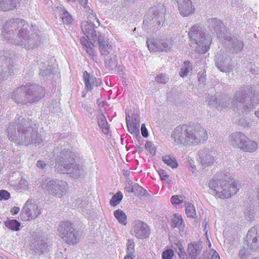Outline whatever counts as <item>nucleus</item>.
I'll return each instance as SVG.
<instances>
[{
  "label": "nucleus",
  "mask_w": 259,
  "mask_h": 259,
  "mask_svg": "<svg viewBox=\"0 0 259 259\" xmlns=\"http://www.w3.org/2000/svg\"><path fill=\"white\" fill-rule=\"evenodd\" d=\"M145 148L152 155L155 154L156 149L153 144H152L151 142H147L145 144Z\"/></svg>",
  "instance_id": "obj_46"
},
{
  "label": "nucleus",
  "mask_w": 259,
  "mask_h": 259,
  "mask_svg": "<svg viewBox=\"0 0 259 259\" xmlns=\"http://www.w3.org/2000/svg\"><path fill=\"white\" fill-rule=\"evenodd\" d=\"M259 102V99L252 95L250 87H245L236 92L232 101L231 108L234 110L247 113L253 109Z\"/></svg>",
  "instance_id": "obj_4"
},
{
  "label": "nucleus",
  "mask_w": 259,
  "mask_h": 259,
  "mask_svg": "<svg viewBox=\"0 0 259 259\" xmlns=\"http://www.w3.org/2000/svg\"><path fill=\"white\" fill-rule=\"evenodd\" d=\"M61 17L64 23L68 24L71 22L72 18L70 15L66 11L63 10Z\"/></svg>",
  "instance_id": "obj_41"
},
{
  "label": "nucleus",
  "mask_w": 259,
  "mask_h": 259,
  "mask_svg": "<svg viewBox=\"0 0 259 259\" xmlns=\"http://www.w3.org/2000/svg\"><path fill=\"white\" fill-rule=\"evenodd\" d=\"M6 226L13 231L19 230L20 224L16 220H8L5 222Z\"/></svg>",
  "instance_id": "obj_34"
},
{
  "label": "nucleus",
  "mask_w": 259,
  "mask_h": 259,
  "mask_svg": "<svg viewBox=\"0 0 259 259\" xmlns=\"http://www.w3.org/2000/svg\"><path fill=\"white\" fill-rule=\"evenodd\" d=\"M10 197V194L7 191H0V200H8Z\"/></svg>",
  "instance_id": "obj_49"
},
{
  "label": "nucleus",
  "mask_w": 259,
  "mask_h": 259,
  "mask_svg": "<svg viewBox=\"0 0 259 259\" xmlns=\"http://www.w3.org/2000/svg\"><path fill=\"white\" fill-rule=\"evenodd\" d=\"M141 130L142 136L144 137H147L148 135V131L144 124H142Z\"/></svg>",
  "instance_id": "obj_51"
},
{
  "label": "nucleus",
  "mask_w": 259,
  "mask_h": 259,
  "mask_svg": "<svg viewBox=\"0 0 259 259\" xmlns=\"http://www.w3.org/2000/svg\"><path fill=\"white\" fill-rule=\"evenodd\" d=\"M88 10L89 11L87 13L88 20L81 23V29L89 40L96 41L98 35L97 34L95 28H98L100 23L93 10L91 9H88Z\"/></svg>",
  "instance_id": "obj_8"
},
{
  "label": "nucleus",
  "mask_w": 259,
  "mask_h": 259,
  "mask_svg": "<svg viewBox=\"0 0 259 259\" xmlns=\"http://www.w3.org/2000/svg\"><path fill=\"white\" fill-rule=\"evenodd\" d=\"M171 138L175 145H197L206 141L208 134L206 130L199 125H183L174 130Z\"/></svg>",
  "instance_id": "obj_3"
},
{
  "label": "nucleus",
  "mask_w": 259,
  "mask_h": 259,
  "mask_svg": "<svg viewBox=\"0 0 259 259\" xmlns=\"http://www.w3.org/2000/svg\"><path fill=\"white\" fill-rule=\"evenodd\" d=\"M257 148V144L256 142L246 138L245 142L243 145L241 150L244 151L252 152L255 151Z\"/></svg>",
  "instance_id": "obj_29"
},
{
  "label": "nucleus",
  "mask_w": 259,
  "mask_h": 259,
  "mask_svg": "<svg viewBox=\"0 0 259 259\" xmlns=\"http://www.w3.org/2000/svg\"><path fill=\"white\" fill-rule=\"evenodd\" d=\"M58 235L67 244L74 245L79 242L78 234L69 222H62L58 227Z\"/></svg>",
  "instance_id": "obj_11"
},
{
  "label": "nucleus",
  "mask_w": 259,
  "mask_h": 259,
  "mask_svg": "<svg viewBox=\"0 0 259 259\" xmlns=\"http://www.w3.org/2000/svg\"><path fill=\"white\" fill-rule=\"evenodd\" d=\"M28 181L24 179H21L19 183L17 184L16 188L17 190H27L28 189Z\"/></svg>",
  "instance_id": "obj_40"
},
{
  "label": "nucleus",
  "mask_w": 259,
  "mask_h": 259,
  "mask_svg": "<svg viewBox=\"0 0 259 259\" xmlns=\"http://www.w3.org/2000/svg\"><path fill=\"white\" fill-rule=\"evenodd\" d=\"M190 163V167L191 168V170L193 173H194L196 170V165L194 164V161L193 160H191L189 161Z\"/></svg>",
  "instance_id": "obj_54"
},
{
  "label": "nucleus",
  "mask_w": 259,
  "mask_h": 259,
  "mask_svg": "<svg viewBox=\"0 0 259 259\" xmlns=\"http://www.w3.org/2000/svg\"><path fill=\"white\" fill-rule=\"evenodd\" d=\"M189 35L191 47L198 53L207 52L211 42L210 35L198 25H194L190 29Z\"/></svg>",
  "instance_id": "obj_6"
},
{
  "label": "nucleus",
  "mask_w": 259,
  "mask_h": 259,
  "mask_svg": "<svg viewBox=\"0 0 259 259\" xmlns=\"http://www.w3.org/2000/svg\"><path fill=\"white\" fill-rule=\"evenodd\" d=\"M44 1L46 3H48V2L49 1V0H44Z\"/></svg>",
  "instance_id": "obj_61"
},
{
  "label": "nucleus",
  "mask_w": 259,
  "mask_h": 259,
  "mask_svg": "<svg viewBox=\"0 0 259 259\" xmlns=\"http://www.w3.org/2000/svg\"><path fill=\"white\" fill-rule=\"evenodd\" d=\"M78 1L83 7L87 13H88L89 11L88 9L91 8L88 6L87 0H78Z\"/></svg>",
  "instance_id": "obj_50"
},
{
  "label": "nucleus",
  "mask_w": 259,
  "mask_h": 259,
  "mask_svg": "<svg viewBox=\"0 0 259 259\" xmlns=\"http://www.w3.org/2000/svg\"><path fill=\"white\" fill-rule=\"evenodd\" d=\"M148 49L150 52H167L171 49L173 44L170 38L157 40L154 38L148 39L147 41Z\"/></svg>",
  "instance_id": "obj_14"
},
{
  "label": "nucleus",
  "mask_w": 259,
  "mask_h": 259,
  "mask_svg": "<svg viewBox=\"0 0 259 259\" xmlns=\"http://www.w3.org/2000/svg\"><path fill=\"white\" fill-rule=\"evenodd\" d=\"M215 65L220 71L230 72L233 70V66L230 64V60L226 54H218L215 57Z\"/></svg>",
  "instance_id": "obj_17"
},
{
  "label": "nucleus",
  "mask_w": 259,
  "mask_h": 259,
  "mask_svg": "<svg viewBox=\"0 0 259 259\" xmlns=\"http://www.w3.org/2000/svg\"><path fill=\"white\" fill-rule=\"evenodd\" d=\"M17 129L16 132V127L11 126L8 128V137L11 142L18 145L25 146L32 144L39 146L42 143L40 136L30 126L29 120L27 121L23 118L19 117L17 122Z\"/></svg>",
  "instance_id": "obj_2"
},
{
  "label": "nucleus",
  "mask_w": 259,
  "mask_h": 259,
  "mask_svg": "<svg viewBox=\"0 0 259 259\" xmlns=\"http://www.w3.org/2000/svg\"><path fill=\"white\" fill-rule=\"evenodd\" d=\"M155 80L160 83H166L168 81V78L164 74H160L155 77Z\"/></svg>",
  "instance_id": "obj_45"
},
{
  "label": "nucleus",
  "mask_w": 259,
  "mask_h": 259,
  "mask_svg": "<svg viewBox=\"0 0 259 259\" xmlns=\"http://www.w3.org/2000/svg\"><path fill=\"white\" fill-rule=\"evenodd\" d=\"M159 175L160 177L161 178V181L163 183L165 184H168L170 182L171 179L169 175H167L166 172L164 170H160L159 172Z\"/></svg>",
  "instance_id": "obj_44"
},
{
  "label": "nucleus",
  "mask_w": 259,
  "mask_h": 259,
  "mask_svg": "<svg viewBox=\"0 0 259 259\" xmlns=\"http://www.w3.org/2000/svg\"><path fill=\"white\" fill-rule=\"evenodd\" d=\"M137 186H138V185L137 184L133 185L132 182L131 181H129L127 182V184L126 185L125 189L127 192L133 193L135 191L134 188Z\"/></svg>",
  "instance_id": "obj_48"
},
{
  "label": "nucleus",
  "mask_w": 259,
  "mask_h": 259,
  "mask_svg": "<svg viewBox=\"0 0 259 259\" xmlns=\"http://www.w3.org/2000/svg\"><path fill=\"white\" fill-rule=\"evenodd\" d=\"M162 160L164 163L172 168H176L178 164L176 159L170 155H164L162 157Z\"/></svg>",
  "instance_id": "obj_32"
},
{
  "label": "nucleus",
  "mask_w": 259,
  "mask_h": 259,
  "mask_svg": "<svg viewBox=\"0 0 259 259\" xmlns=\"http://www.w3.org/2000/svg\"><path fill=\"white\" fill-rule=\"evenodd\" d=\"M174 253L172 249H167L164 251L162 254L163 259H171Z\"/></svg>",
  "instance_id": "obj_47"
},
{
  "label": "nucleus",
  "mask_w": 259,
  "mask_h": 259,
  "mask_svg": "<svg viewBox=\"0 0 259 259\" xmlns=\"http://www.w3.org/2000/svg\"><path fill=\"white\" fill-rule=\"evenodd\" d=\"M98 122L99 126L102 128L103 132L107 134L109 132V126L105 116L103 114H100L98 117Z\"/></svg>",
  "instance_id": "obj_31"
},
{
  "label": "nucleus",
  "mask_w": 259,
  "mask_h": 259,
  "mask_svg": "<svg viewBox=\"0 0 259 259\" xmlns=\"http://www.w3.org/2000/svg\"><path fill=\"white\" fill-rule=\"evenodd\" d=\"M209 246L210 247V246H211V244H210V243H209Z\"/></svg>",
  "instance_id": "obj_64"
},
{
  "label": "nucleus",
  "mask_w": 259,
  "mask_h": 259,
  "mask_svg": "<svg viewBox=\"0 0 259 259\" xmlns=\"http://www.w3.org/2000/svg\"><path fill=\"white\" fill-rule=\"evenodd\" d=\"M184 257H185L182 256V257L181 258H180V259H184Z\"/></svg>",
  "instance_id": "obj_63"
},
{
  "label": "nucleus",
  "mask_w": 259,
  "mask_h": 259,
  "mask_svg": "<svg viewBox=\"0 0 259 259\" xmlns=\"http://www.w3.org/2000/svg\"><path fill=\"white\" fill-rule=\"evenodd\" d=\"M5 79V72H0V83Z\"/></svg>",
  "instance_id": "obj_57"
},
{
  "label": "nucleus",
  "mask_w": 259,
  "mask_h": 259,
  "mask_svg": "<svg viewBox=\"0 0 259 259\" xmlns=\"http://www.w3.org/2000/svg\"><path fill=\"white\" fill-rule=\"evenodd\" d=\"M97 40L98 41L99 49L101 54L104 57H107L112 50L111 44L108 40H105L104 37L99 34Z\"/></svg>",
  "instance_id": "obj_20"
},
{
  "label": "nucleus",
  "mask_w": 259,
  "mask_h": 259,
  "mask_svg": "<svg viewBox=\"0 0 259 259\" xmlns=\"http://www.w3.org/2000/svg\"><path fill=\"white\" fill-rule=\"evenodd\" d=\"M69 2H75V0H67Z\"/></svg>",
  "instance_id": "obj_62"
},
{
  "label": "nucleus",
  "mask_w": 259,
  "mask_h": 259,
  "mask_svg": "<svg viewBox=\"0 0 259 259\" xmlns=\"http://www.w3.org/2000/svg\"><path fill=\"white\" fill-rule=\"evenodd\" d=\"M202 245L199 242H193L188 245L187 252L190 259H196L200 254Z\"/></svg>",
  "instance_id": "obj_24"
},
{
  "label": "nucleus",
  "mask_w": 259,
  "mask_h": 259,
  "mask_svg": "<svg viewBox=\"0 0 259 259\" xmlns=\"http://www.w3.org/2000/svg\"><path fill=\"white\" fill-rule=\"evenodd\" d=\"M212 153L206 149L201 150L198 152L196 158L200 169L204 170L214 163L215 159Z\"/></svg>",
  "instance_id": "obj_15"
},
{
  "label": "nucleus",
  "mask_w": 259,
  "mask_h": 259,
  "mask_svg": "<svg viewBox=\"0 0 259 259\" xmlns=\"http://www.w3.org/2000/svg\"><path fill=\"white\" fill-rule=\"evenodd\" d=\"M210 253L212 254V257L211 259H220L218 253L215 250H210Z\"/></svg>",
  "instance_id": "obj_55"
},
{
  "label": "nucleus",
  "mask_w": 259,
  "mask_h": 259,
  "mask_svg": "<svg viewBox=\"0 0 259 259\" xmlns=\"http://www.w3.org/2000/svg\"><path fill=\"white\" fill-rule=\"evenodd\" d=\"M44 96V94L41 88L31 84L22 86L17 89L12 94V98L18 103H31L39 100Z\"/></svg>",
  "instance_id": "obj_7"
},
{
  "label": "nucleus",
  "mask_w": 259,
  "mask_h": 259,
  "mask_svg": "<svg viewBox=\"0 0 259 259\" xmlns=\"http://www.w3.org/2000/svg\"><path fill=\"white\" fill-rule=\"evenodd\" d=\"M130 117L129 116L126 115V120L127 123V127L128 129V131L134 135H137L139 133V127L140 124L139 123V120L135 119V122H132V123H129L128 122L127 118Z\"/></svg>",
  "instance_id": "obj_30"
},
{
  "label": "nucleus",
  "mask_w": 259,
  "mask_h": 259,
  "mask_svg": "<svg viewBox=\"0 0 259 259\" xmlns=\"http://www.w3.org/2000/svg\"><path fill=\"white\" fill-rule=\"evenodd\" d=\"M51 247L49 244L44 242H41L37 244V248L41 253L47 252L50 250Z\"/></svg>",
  "instance_id": "obj_42"
},
{
  "label": "nucleus",
  "mask_w": 259,
  "mask_h": 259,
  "mask_svg": "<svg viewBox=\"0 0 259 259\" xmlns=\"http://www.w3.org/2000/svg\"><path fill=\"white\" fill-rule=\"evenodd\" d=\"M208 186L218 198H229L239 190L238 183L234 180L212 179L208 182Z\"/></svg>",
  "instance_id": "obj_5"
},
{
  "label": "nucleus",
  "mask_w": 259,
  "mask_h": 259,
  "mask_svg": "<svg viewBox=\"0 0 259 259\" xmlns=\"http://www.w3.org/2000/svg\"><path fill=\"white\" fill-rule=\"evenodd\" d=\"M56 166L61 173L70 174L74 178H78L83 170L82 165L75 162L73 158L67 159L61 157L57 160Z\"/></svg>",
  "instance_id": "obj_10"
},
{
  "label": "nucleus",
  "mask_w": 259,
  "mask_h": 259,
  "mask_svg": "<svg viewBox=\"0 0 259 259\" xmlns=\"http://www.w3.org/2000/svg\"><path fill=\"white\" fill-rule=\"evenodd\" d=\"M192 70V66L189 61H185L180 70V75L181 77L186 76L188 73Z\"/></svg>",
  "instance_id": "obj_35"
},
{
  "label": "nucleus",
  "mask_w": 259,
  "mask_h": 259,
  "mask_svg": "<svg viewBox=\"0 0 259 259\" xmlns=\"http://www.w3.org/2000/svg\"><path fill=\"white\" fill-rule=\"evenodd\" d=\"M246 138V137L242 133H234L229 136V142L234 147L241 149L245 142Z\"/></svg>",
  "instance_id": "obj_19"
},
{
  "label": "nucleus",
  "mask_w": 259,
  "mask_h": 259,
  "mask_svg": "<svg viewBox=\"0 0 259 259\" xmlns=\"http://www.w3.org/2000/svg\"><path fill=\"white\" fill-rule=\"evenodd\" d=\"M178 248L181 252V253L179 254L180 258L182 257V256L185 257V252L184 251V247H183L182 245L181 244H178Z\"/></svg>",
  "instance_id": "obj_52"
},
{
  "label": "nucleus",
  "mask_w": 259,
  "mask_h": 259,
  "mask_svg": "<svg viewBox=\"0 0 259 259\" xmlns=\"http://www.w3.org/2000/svg\"><path fill=\"white\" fill-rule=\"evenodd\" d=\"M207 26L209 29L217 34L220 33L223 27L222 22L217 18H211L207 20Z\"/></svg>",
  "instance_id": "obj_25"
},
{
  "label": "nucleus",
  "mask_w": 259,
  "mask_h": 259,
  "mask_svg": "<svg viewBox=\"0 0 259 259\" xmlns=\"http://www.w3.org/2000/svg\"><path fill=\"white\" fill-rule=\"evenodd\" d=\"M184 199L185 198L183 196L176 195L172 196L170 200L174 206L177 208L180 204L184 202Z\"/></svg>",
  "instance_id": "obj_39"
},
{
  "label": "nucleus",
  "mask_w": 259,
  "mask_h": 259,
  "mask_svg": "<svg viewBox=\"0 0 259 259\" xmlns=\"http://www.w3.org/2000/svg\"><path fill=\"white\" fill-rule=\"evenodd\" d=\"M203 79H204V78L203 77H200L199 78V81H200L201 80H202V81H203Z\"/></svg>",
  "instance_id": "obj_60"
},
{
  "label": "nucleus",
  "mask_w": 259,
  "mask_h": 259,
  "mask_svg": "<svg viewBox=\"0 0 259 259\" xmlns=\"http://www.w3.org/2000/svg\"><path fill=\"white\" fill-rule=\"evenodd\" d=\"M114 215L118 222L123 225L126 224V215L121 210L117 209L114 211Z\"/></svg>",
  "instance_id": "obj_33"
},
{
  "label": "nucleus",
  "mask_w": 259,
  "mask_h": 259,
  "mask_svg": "<svg viewBox=\"0 0 259 259\" xmlns=\"http://www.w3.org/2000/svg\"><path fill=\"white\" fill-rule=\"evenodd\" d=\"M183 222L181 216L178 214L173 215L171 219V226L173 228H180Z\"/></svg>",
  "instance_id": "obj_36"
},
{
  "label": "nucleus",
  "mask_w": 259,
  "mask_h": 259,
  "mask_svg": "<svg viewBox=\"0 0 259 259\" xmlns=\"http://www.w3.org/2000/svg\"><path fill=\"white\" fill-rule=\"evenodd\" d=\"M178 3L180 13L184 17H187L194 12L195 8L190 0H171Z\"/></svg>",
  "instance_id": "obj_18"
},
{
  "label": "nucleus",
  "mask_w": 259,
  "mask_h": 259,
  "mask_svg": "<svg viewBox=\"0 0 259 259\" xmlns=\"http://www.w3.org/2000/svg\"><path fill=\"white\" fill-rule=\"evenodd\" d=\"M41 213V210L35 201L29 199L25 203L20 214L21 219L27 221L36 219Z\"/></svg>",
  "instance_id": "obj_13"
},
{
  "label": "nucleus",
  "mask_w": 259,
  "mask_h": 259,
  "mask_svg": "<svg viewBox=\"0 0 259 259\" xmlns=\"http://www.w3.org/2000/svg\"><path fill=\"white\" fill-rule=\"evenodd\" d=\"M131 234L138 238L145 239L150 234V229L146 223L138 221L135 223Z\"/></svg>",
  "instance_id": "obj_16"
},
{
  "label": "nucleus",
  "mask_w": 259,
  "mask_h": 259,
  "mask_svg": "<svg viewBox=\"0 0 259 259\" xmlns=\"http://www.w3.org/2000/svg\"><path fill=\"white\" fill-rule=\"evenodd\" d=\"M232 43L230 46V51L232 53H237L242 51L243 48V44L237 38H232Z\"/></svg>",
  "instance_id": "obj_28"
},
{
  "label": "nucleus",
  "mask_w": 259,
  "mask_h": 259,
  "mask_svg": "<svg viewBox=\"0 0 259 259\" xmlns=\"http://www.w3.org/2000/svg\"><path fill=\"white\" fill-rule=\"evenodd\" d=\"M123 198V195L121 192L116 193L110 201V203L112 206H115L118 204Z\"/></svg>",
  "instance_id": "obj_38"
},
{
  "label": "nucleus",
  "mask_w": 259,
  "mask_h": 259,
  "mask_svg": "<svg viewBox=\"0 0 259 259\" xmlns=\"http://www.w3.org/2000/svg\"><path fill=\"white\" fill-rule=\"evenodd\" d=\"M165 13V8L163 4L157 3L154 5L145 15L144 24L152 27L159 26L163 21Z\"/></svg>",
  "instance_id": "obj_9"
},
{
  "label": "nucleus",
  "mask_w": 259,
  "mask_h": 259,
  "mask_svg": "<svg viewBox=\"0 0 259 259\" xmlns=\"http://www.w3.org/2000/svg\"><path fill=\"white\" fill-rule=\"evenodd\" d=\"M20 210V208L18 207H13L11 210V212L13 214H17Z\"/></svg>",
  "instance_id": "obj_56"
},
{
  "label": "nucleus",
  "mask_w": 259,
  "mask_h": 259,
  "mask_svg": "<svg viewBox=\"0 0 259 259\" xmlns=\"http://www.w3.org/2000/svg\"><path fill=\"white\" fill-rule=\"evenodd\" d=\"M80 42L91 58L94 61L97 62L98 60L97 53L96 51L93 48V43L89 42L85 37L81 38Z\"/></svg>",
  "instance_id": "obj_22"
},
{
  "label": "nucleus",
  "mask_w": 259,
  "mask_h": 259,
  "mask_svg": "<svg viewBox=\"0 0 259 259\" xmlns=\"http://www.w3.org/2000/svg\"><path fill=\"white\" fill-rule=\"evenodd\" d=\"M56 184L57 186L55 189H56L57 191H58L59 193L60 192V194L53 195L57 197H60L67 193L68 189V184L65 181L59 180Z\"/></svg>",
  "instance_id": "obj_27"
},
{
  "label": "nucleus",
  "mask_w": 259,
  "mask_h": 259,
  "mask_svg": "<svg viewBox=\"0 0 259 259\" xmlns=\"http://www.w3.org/2000/svg\"><path fill=\"white\" fill-rule=\"evenodd\" d=\"M247 247H243L240 250L239 257L241 259H246L249 254L248 247L251 250L259 251V229L256 230L253 228L249 230L247 235Z\"/></svg>",
  "instance_id": "obj_12"
},
{
  "label": "nucleus",
  "mask_w": 259,
  "mask_h": 259,
  "mask_svg": "<svg viewBox=\"0 0 259 259\" xmlns=\"http://www.w3.org/2000/svg\"><path fill=\"white\" fill-rule=\"evenodd\" d=\"M36 166L39 168L43 169L46 166V163L43 160H38L37 162Z\"/></svg>",
  "instance_id": "obj_53"
},
{
  "label": "nucleus",
  "mask_w": 259,
  "mask_h": 259,
  "mask_svg": "<svg viewBox=\"0 0 259 259\" xmlns=\"http://www.w3.org/2000/svg\"><path fill=\"white\" fill-rule=\"evenodd\" d=\"M135 243L133 240H128L126 243V255H133Z\"/></svg>",
  "instance_id": "obj_43"
},
{
  "label": "nucleus",
  "mask_w": 259,
  "mask_h": 259,
  "mask_svg": "<svg viewBox=\"0 0 259 259\" xmlns=\"http://www.w3.org/2000/svg\"><path fill=\"white\" fill-rule=\"evenodd\" d=\"M133 256L131 255H126L124 259H133Z\"/></svg>",
  "instance_id": "obj_58"
},
{
  "label": "nucleus",
  "mask_w": 259,
  "mask_h": 259,
  "mask_svg": "<svg viewBox=\"0 0 259 259\" xmlns=\"http://www.w3.org/2000/svg\"><path fill=\"white\" fill-rule=\"evenodd\" d=\"M57 180H51L50 179H46L43 181L42 184V188L45 190L47 191L51 194H59L58 191H57L55 189L57 186L56 183L58 182Z\"/></svg>",
  "instance_id": "obj_23"
},
{
  "label": "nucleus",
  "mask_w": 259,
  "mask_h": 259,
  "mask_svg": "<svg viewBox=\"0 0 259 259\" xmlns=\"http://www.w3.org/2000/svg\"><path fill=\"white\" fill-rule=\"evenodd\" d=\"M186 213L190 218H194L196 215V210L194 205L189 202L185 203Z\"/></svg>",
  "instance_id": "obj_37"
},
{
  "label": "nucleus",
  "mask_w": 259,
  "mask_h": 259,
  "mask_svg": "<svg viewBox=\"0 0 259 259\" xmlns=\"http://www.w3.org/2000/svg\"><path fill=\"white\" fill-rule=\"evenodd\" d=\"M19 0H0V10L8 11L14 9L18 4Z\"/></svg>",
  "instance_id": "obj_26"
},
{
  "label": "nucleus",
  "mask_w": 259,
  "mask_h": 259,
  "mask_svg": "<svg viewBox=\"0 0 259 259\" xmlns=\"http://www.w3.org/2000/svg\"><path fill=\"white\" fill-rule=\"evenodd\" d=\"M27 23L21 19H11L7 21L3 27L2 35L5 38L17 45L31 49L37 45L32 33L29 34Z\"/></svg>",
  "instance_id": "obj_1"
},
{
  "label": "nucleus",
  "mask_w": 259,
  "mask_h": 259,
  "mask_svg": "<svg viewBox=\"0 0 259 259\" xmlns=\"http://www.w3.org/2000/svg\"><path fill=\"white\" fill-rule=\"evenodd\" d=\"M83 77L85 88L88 91H91L94 87H97L101 83L100 79H97L93 75L89 74L86 71L83 73Z\"/></svg>",
  "instance_id": "obj_21"
},
{
  "label": "nucleus",
  "mask_w": 259,
  "mask_h": 259,
  "mask_svg": "<svg viewBox=\"0 0 259 259\" xmlns=\"http://www.w3.org/2000/svg\"><path fill=\"white\" fill-rule=\"evenodd\" d=\"M255 116L259 118V108L255 112Z\"/></svg>",
  "instance_id": "obj_59"
}]
</instances>
